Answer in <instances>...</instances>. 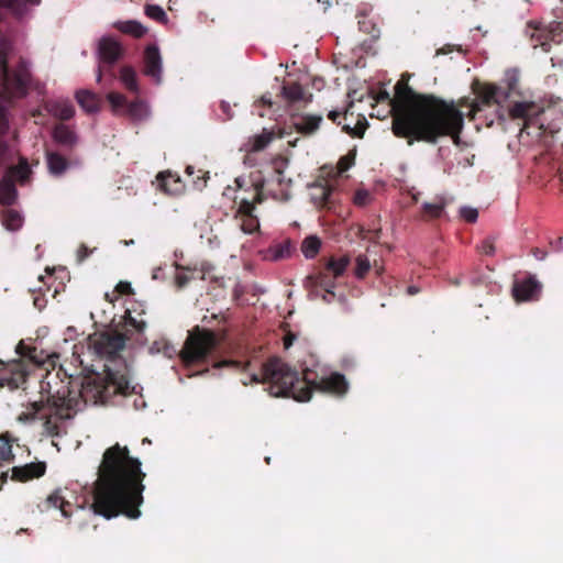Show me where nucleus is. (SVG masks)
Here are the masks:
<instances>
[{
  "label": "nucleus",
  "mask_w": 563,
  "mask_h": 563,
  "mask_svg": "<svg viewBox=\"0 0 563 563\" xmlns=\"http://www.w3.org/2000/svg\"><path fill=\"white\" fill-rule=\"evenodd\" d=\"M146 325V320L142 317L139 319L132 314L131 310H126L123 325L125 334L117 332L90 334L87 339L88 349L100 360L113 363L115 367L104 364L102 375L97 373L92 365H85L82 360H78L81 366L80 374H84L79 391L76 393L67 387L45 401H31L24 406V410L18 416V421L34 423L41 420L45 434L58 437L59 422L71 419L81 401L93 405L104 404L115 395L133 394L135 386H132L128 378L126 366L120 352L130 339L128 334H142Z\"/></svg>",
  "instance_id": "f257e3e1"
},
{
  "label": "nucleus",
  "mask_w": 563,
  "mask_h": 563,
  "mask_svg": "<svg viewBox=\"0 0 563 563\" xmlns=\"http://www.w3.org/2000/svg\"><path fill=\"white\" fill-rule=\"evenodd\" d=\"M475 100L468 98L443 100L434 95L416 92L402 77L395 86L393 102L391 130L397 137L435 144L441 137L450 136L459 144L464 128L462 108H468L467 117L473 120L485 107L497 104V118L506 120L500 106L509 97V91L495 84H477L473 87Z\"/></svg>",
  "instance_id": "f03ea898"
},
{
  "label": "nucleus",
  "mask_w": 563,
  "mask_h": 563,
  "mask_svg": "<svg viewBox=\"0 0 563 563\" xmlns=\"http://www.w3.org/2000/svg\"><path fill=\"white\" fill-rule=\"evenodd\" d=\"M142 463L130 454L128 446L119 443L108 448L102 455L95 483L92 508L107 519L123 515L130 519L141 516L146 474Z\"/></svg>",
  "instance_id": "7ed1b4c3"
},
{
  "label": "nucleus",
  "mask_w": 563,
  "mask_h": 563,
  "mask_svg": "<svg viewBox=\"0 0 563 563\" xmlns=\"http://www.w3.org/2000/svg\"><path fill=\"white\" fill-rule=\"evenodd\" d=\"M12 51V42L4 36L0 37V167L9 154V145L2 139L9 129L8 108L4 103L11 104L25 98L33 84L30 63L25 58L19 57L15 64H9Z\"/></svg>",
  "instance_id": "20e7f679"
},
{
  "label": "nucleus",
  "mask_w": 563,
  "mask_h": 563,
  "mask_svg": "<svg viewBox=\"0 0 563 563\" xmlns=\"http://www.w3.org/2000/svg\"><path fill=\"white\" fill-rule=\"evenodd\" d=\"M252 383L269 384L272 396H291L298 401H307L317 389V376L309 368L302 369V377L282 358L273 356L262 364L261 373L251 375Z\"/></svg>",
  "instance_id": "39448f33"
},
{
  "label": "nucleus",
  "mask_w": 563,
  "mask_h": 563,
  "mask_svg": "<svg viewBox=\"0 0 563 563\" xmlns=\"http://www.w3.org/2000/svg\"><path fill=\"white\" fill-rule=\"evenodd\" d=\"M356 151L352 150L340 157L336 166L323 165L319 167V211L321 209L335 210L341 202V191L338 179L355 164Z\"/></svg>",
  "instance_id": "423d86ee"
},
{
  "label": "nucleus",
  "mask_w": 563,
  "mask_h": 563,
  "mask_svg": "<svg viewBox=\"0 0 563 563\" xmlns=\"http://www.w3.org/2000/svg\"><path fill=\"white\" fill-rule=\"evenodd\" d=\"M222 339L223 335L219 338L214 331L197 325L189 332L179 357L186 366L201 364L219 346Z\"/></svg>",
  "instance_id": "0eeeda50"
},
{
  "label": "nucleus",
  "mask_w": 563,
  "mask_h": 563,
  "mask_svg": "<svg viewBox=\"0 0 563 563\" xmlns=\"http://www.w3.org/2000/svg\"><path fill=\"white\" fill-rule=\"evenodd\" d=\"M265 181H256L252 184L253 196L252 198L242 197L240 199L239 208L235 213V218L241 221V229L243 232L252 234L260 228V222L256 216H254L255 205L263 201V190Z\"/></svg>",
  "instance_id": "6e6552de"
},
{
  "label": "nucleus",
  "mask_w": 563,
  "mask_h": 563,
  "mask_svg": "<svg viewBox=\"0 0 563 563\" xmlns=\"http://www.w3.org/2000/svg\"><path fill=\"white\" fill-rule=\"evenodd\" d=\"M527 27L532 30L530 34L532 46H540L544 52L551 49V42H560V40H556V36L563 33V22H553L549 27H542L533 22H529Z\"/></svg>",
  "instance_id": "1a4fd4ad"
},
{
  "label": "nucleus",
  "mask_w": 563,
  "mask_h": 563,
  "mask_svg": "<svg viewBox=\"0 0 563 563\" xmlns=\"http://www.w3.org/2000/svg\"><path fill=\"white\" fill-rule=\"evenodd\" d=\"M350 263V258L347 256H342L338 260L331 258L324 267V272L321 274L319 272V288L324 290V295H322V299L327 302H331L332 298L335 297V294L330 289L334 287L333 284H330L327 278L329 276L333 278L341 277L347 265Z\"/></svg>",
  "instance_id": "9d476101"
},
{
  "label": "nucleus",
  "mask_w": 563,
  "mask_h": 563,
  "mask_svg": "<svg viewBox=\"0 0 563 563\" xmlns=\"http://www.w3.org/2000/svg\"><path fill=\"white\" fill-rule=\"evenodd\" d=\"M349 388L350 384L346 377L339 372H332L319 378V393L342 398L347 394Z\"/></svg>",
  "instance_id": "9b49d317"
},
{
  "label": "nucleus",
  "mask_w": 563,
  "mask_h": 563,
  "mask_svg": "<svg viewBox=\"0 0 563 563\" xmlns=\"http://www.w3.org/2000/svg\"><path fill=\"white\" fill-rule=\"evenodd\" d=\"M544 111L543 107L532 101L515 102L508 111V115L512 120L521 119L525 121V126L534 124L540 114Z\"/></svg>",
  "instance_id": "f8f14e48"
},
{
  "label": "nucleus",
  "mask_w": 563,
  "mask_h": 563,
  "mask_svg": "<svg viewBox=\"0 0 563 563\" xmlns=\"http://www.w3.org/2000/svg\"><path fill=\"white\" fill-rule=\"evenodd\" d=\"M100 64L112 67L123 56V47L111 36H103L98 44Z\"/></svg>",
  "instance_id": "ddd939ff"
},
{
  "label": "nucleus",
  "mask_w": 563,
  "mask_h": 563,
  "mask_svg": "<svg viewBox=\"0 0 563 563\" xmlns=\"http://www.w3.org/2000/svg\"><path fill=\"white\" fill-rule=\"evenodd\" d=\"M162 56L156 45H147L144 51V75L152 78L155 84L162 82Z\"/></svg>",
  "instance_id": "4468645a"
},
{
  "label": "nucleus",
  "mask_w": 563,
  "mask_h": 563,
  "mask_svg": "<svg viewBox=\"0 0 563 563\" xmlns=\"http://www.w3.org/2000/svg\"><path fill=\"white\" fill-rule=\"evenodd\" d=\"M282 98L289 104L308 103L312 101V95L307 93L298 82L285 81L280 87Z\"/></svg>",
  "instance_id": "2eb2a0df"
},
{
  "label": "nucleus",
  "mask_w": 563,
  "mask_h": 563,
  "mask_svg": "<svg viewBox=\"0 0 563 563\" xmlns=\"http://www.w3.org/2000/svg\"><path fill=\"white\" fill-rule=\"evenodd\" d=\"M541 285L533 277L526 278L514 285V297L518 301H526L534 299L539 296Z\"/></svg>",
  "instance_id": "dca6fc26"
},
{
  "label": "nucleus",
  "mask_w": 563,
  "mask_h": 563,
  "mask_svg": "<svg viewBox=\"0 0 563 563\" xmlns=\"http://www.w3.org/2000/svg\"><path fill=\"white\" fill-rule=\"evenodd\" d=\"M15 351L21 357L27 358L35 365H44L48 362L54 366V358L58 357L56 354L44 356L43 351H37L35 346L26 345L23 341L18 343Z\"/></svg>",
  "instance_id": "f3484780"
},
{
  "label": "nucleus",
  "mask_w": 563,
  "mask_h": 563,
  "mask_svg": "<svg viewBox=\"0 0 563 563\" xmlns=\"http://www.w3.org/2000/svg\"><path fill=\"white\" fill-rule=\"evenodd\" d=\"M156 179L159 189L165 194L177 196L184 191V184L180 177L170 172H161Z\"/></svg>",
  "instance_id": "a211bd4d"
},
{
  "label": "nucleus",
  "mask_w": 563,
  "mask_h": 563,
  "mask_svg": "<svg viewBox=\"0 0 563 563\" xmlns=\"http://www.w3.org/2000/svg\"><path fill=\"white\" fill-rule=\"evenodd\" d=\"M45 471L46 464L44 462L29 463L21 467H13L12 477L20 482H26L43 476Z\"/></svg>",
  "instance_id": "6ab92c4d"
},
{
  "label": "nucleus",
  "mask_w": 563,
  "mask_h": 563,
  "mask_svg": "<svg viewBox=\"0 0 563 563\" xmlns=\"http://www.w3.org/2000/svg\"><path fill=\"white\" fill-rule=\"evenodd\" d=\"M53 140L67 150H73L78 143L76 132L64 123H58L53 129Z\"/></svg>",
  "instance_id": "aec40b11"
},
{
  "label": "nucleus",
  "mask_w": 563,
  "mask_h": 563,
  "mask_svg": "<svg viewBox=\"0 0 563 563\" xmlns=\"http://www.w3.org/2000/svg\"><path fill=\"white\" fill-rule=\"evenodd\" d=\"M46 164L51 175L63 176L69 168V161L57 152H46Z\"/></svg>",
  "instance_id": "412c9836"
},
{
  "label": "nucleus",
  "mask_w": 563,
  "mask_h": 563,
  "mask_svg": "<svg viewBox=\"0 0 563 563\" xmlns=\"http://www.w3.org/2000/svg\"><path fill=\"white\" fill-rule=\"evenodd\" d=\"M75 97H76L78 104L86 112L95 113V112L99 111L100 104H101V99L97 93H95L90 90L81 89L76 92Z\"/></svg>",
  "instance_id": "4be33fe9"
},
{
  "label": "nucleus",
  "mask_w": 563,
  "mask_h": 563,
  "mask_svg": "<svg viewBox=\"0 0 563 563\" xmlns=\"http://www.w3.org/2000/svg\"><path fill=\"white\" fill-rule=\"evenodd\" d=\"M296 252V243L285 239L279 243L272 245L268 250L269 256L274 261L285 260Z\"/></svg>",
  "instance_id": "5701e85b"
},
{
  "label": "nucleus",
  "mask_w": 563,
  "mask_h": 563,
  "mask_svg": "<svg viewBox=\"0 0 563 563\" xmlns=\"http://www.w3.org/2000/svg\"><path fill=\"white\" fill-rule=\"evenodd\" d=\"M41 0H0V21L2 11L7 10L16 16H21L25 11L26 4H38Z\"/></svg>",
  "instance_id": "b1692460"
},
{
  "label": "nucleus",
  "mask_w": 563,
  "mask_h": 563,
  "mask_svg": "<svg viewBox=\"0 0 563 563\" xmlns=\"http://www.w3.org/2000/svg\"><path fill=\"white\" fill-rule=\"evenodd\" d=\"M48 111L57 119L62 121H67L71 119L75 114L74 106L65 100V101H55L48 104Z\"/></svg>",
  "instance_id": "393cba45"
},
{
  "label": "nucleus",
  "mask_w": 563,
  "mask_h": 563,
  "mask_svg": "<svg viewBox=\"0 0 563 563\" xmlns=\"http://www.w3.org/2000/svg\"><path fill=\"white\" fill-rule=\"evenodd\" d=\"M114 27L118 31L129 34L135 38L143 37L147 32L146 27L135 20L119 21L114 23Z\"/></svg>",
  "instance_id": "a878e982"
},
{
  "label": "nucleus",
  "mask_w": 563,
  "mask_h": 563,
  "mask_svg": "<svg viewBox=\"0 0 563 563\" xmlns=\"http://www.w3.org/2000/svg\"><path fill=\"white\" fill-rule=\"evenodd\" d=\"M18 192L13 181L4 177L0 180V203L11 206L16 199Z\"/></svg>",
  "instance_id": "bb28decb"
},
{
  "label": "nucleus",
  "mask_w": 563,
  "mask_h": 563,
  "mask_svg": "<svg viewBox=\"0 0 563 563\" xmlns=\"http://www.w3.org/2000/svg\"><path fill=\"white\" fill-rule=\"evenodd\" d=\"M124 113L128 114L134 121L144 120L147 114V106L144 101L136 99L128 102Z\"/></svg>",
  "instance_id": "cd10ccee"
},
{
  "label": "nucleus",
  "mask_w": 563,
  "mask_h": 563,
  "mask_svg": "<svg viewBox=\"0 0 563 563\" xmlns=\"http://www.w3.org/2000/svg\"><path fill=\"white\" fill-rule=\"evenodd\" d=\"M70 507V503L66 501L64 497L60 495L59 490H55L45 500V508H57L62 511L63 516L68 517Z\"/></svg>",
  "instance_id": "c85d7f7f"
},
{
  "label": "nucleus",
  "mask_w": 563,
  "mask_h": 563,
  "mask_svg": "<svg viewBox=\"0 0 563 563\" xmlns=\"http://www.w3.org/2000/svg\"><path fill=\"white\" fill-rule=\"evenodd\" d=\"M120 80L129 91L134 93L139 92L136 73L131 66H123L121 68Z\"/></svg>",
  "instance_id": "c756f323"
},
{
  "label": "nucleus",
  "mask_w": 563,
  "mask_h": 563,
  "mask_svg": "<svg viewBox=\"0 0 563 563\" xmlns=\"http://www.w3.org/2000/svg\"><path fill=\"white\" fill-rule=\"evenodd\" d=\"M2 223L10 231L19 230L23 224V217L13 209H7L2 213Z\"/></svg>",
  "instance_id": "7c9ffc66"
},
{
  "label": "nucleus",
  "mask_w": 563,
  "mask_h": 563,
  "mask_svg": "<svg viewBox=\"0 0 563 563\" xmlns=\"http://www.w3.org/2000/svg\"><path fill=\"white\" fill-rule=\"evenodd\" d=\"M274 139L272 131L263 130L261 134L254 135L250 139V151L260 152L263 151Z\"/></svg>",
  "instance_id": "2f4dec72"
},
{
  "label": "nucleus",
  "mask_w": 563,
  "mask_h": 563,
  "mask_svg": "<svg viewBox=\"0 0 563 563\" xmlns=\"http://www.w3.org/2000/svg\"><path fill=\"white\" fill-rule=\"evenodd\" d=\"M368 126L367 120L364 115H358L354 126L349 123L342 125V131L352 137H363L366 128Z\"/></svg>",
  "instance_id": "473e14b6"
},
{
  "label": "nucleus",
  "mask_w": 563,
  "mask_h": 563,
  "mask_svg": "<svg viewBox=\"0 0 563 563\" xmlns=\"http://www.w3.org/2000/svg\"><path fill=\"white\" fill-rule=\"evenodd\" d=\"M294 124L299 133L311 134L317 130V115L301 117Z\"/></svg>",
  "instance_id": "72a5a7b5"
},
{
  "label": "nucleus",
  "mask_w": 563,
  "mask_h": 563,
  "mask_svg": "<svg viewBox=\"0 0 563 563\" xmlns=\"http://www.w3.org/2000/svg\"><path fill=\"white\" fill-rule=\"evenodd\" d=\"M357 19L360 31L371 35L374 38H377L379 36V30L372 19H369L366 14H358Z\"/></svg>",
  "instance_id": "f704fd0d"
},
{
  "label": "nucleus",
  "mask_w": 563,
  "mask_h": 563,
  "mask_svg": "<svg viewBox=\"0 0 563 563\" xmlns=\"http://www.w3.org/2000/svg\"><path fill=\"white\" fill-rule=\"evenodd\" d=\"M107 99L115 113L124 112L126 104L129 102L125 96L119 92L108 93Z\"/></svg>",
  "instance_id": "c9c22d12"
},
{
  "label": "nucleus",
  "mask_w": 563,
  "mask_h": 563,
  "mask_svg": "<svg viewBox=\"0 0 563 563\" xmlns=\"http://www.w3.org/2000/svg\"><path fill=\"white\" fill-rule=\"evenodd\" d=\"M371 269V263L366 255L360 254L355 260L354 274L356 278L363 279Z\"/></svg>",
  "instance_id": "e433bc0d"
},
{
  "label": "nucleus",
  "mask_w": 563,
  "mask_h": 563,
  "mask_svg": "<svg viewBox=\"0 0 563 563\" xmlns=\"http://www.w3.org/2000/svg\"><path fill=\"white\" fill-rule=\"evenodd\" d=\"M301 252L306 258H314L317 256V235L307 236L301 243Z\"/></svg>",
  "instance_id": "4c0bfd02"
},
{
  "label": "nucleus",
  "mask_w": 563,
  "mask_h": 563,
  "mask_svg": "<svg viewBox=\"0 0 563 563\" xmlns=\"http://www.w3.org/2000/svg\"><path fill=\"white\" fill-rule=\"evenodd\" d=\"M145 14L157 22L164 23L167 21L166 12L157 4H146L144 9Z\"/></svg>",
  "instance_id": "58836bf2"
},
{
  "label": "nucleus",
  "mask_w": 563,
  "mask_h": 563,
  "mask_svg": "<svg viewBox=\"0 0 563 563\" xmlns=\"http://www.w3.org/2000/svg\"><path fill=\"white\" fill-rule=\"evenodd\" d=\"M443 210H444L443 202H439V203L426 202L422 206L423 217L430 218V219L440 218Z\"/></svg>",
  "instance_id": "ea45409f"
},
{
  "label": "nucleus",
  "mask_w": 563,
  "mask_h": 563,
  "mask_svg": "<svg viewBox=\"0 0 563 563\" xmlns=\"http://www.w3.org/2000/svg\"><path fill=\"white\" fill-rule=\"evenodd\" d=\"M354 107V101L351 100L349 101V103L346 104V107L344 108L343 111H338V110H333V111H330L329 114H328V118L336 123L338 125H341V121H339L340 118H343L345 121L349 119V117H352L353 115V112H352V108Z\"/></svg>",
  "instance_id": "a19ab883"
},
{
  "label": "nucleus",
  "mask_w": 563,
  "mask_h": 563,
  "mask_svg": "<svg viewBox=\"0 0 563 563\" xmlns=\"http://www.w3.org/2000/svg\"><path fill=\"white\" fill-rule=\"evenodd\" d=\"M279 336L285 350H288L297 339V335L290 331L288 323H283L280 327Z\"/></svg>",
  "instance_id": "79ce46f5"
},
{
  "label": "nucleus",
  "mask_w": 563,
  "mask_h": 563,
  "mask_svg": "<svg viewBox=\"0 0 563 563\" xmlns=\"http://www.w3.org/2000/svg\"><path fill=\"white\" fill-rule=\"evenodd\" d=\"M275 178H271L272 181H276L278 186L282 187L279 192L272 191V195L275 199L279 200H287L289 199L290 195L289 192L283 187L284 186V178L283 173L280 170L275 172Z\"/></svg>",
  "instance_id": "37998d69"
},
{
  "label": "nucleus",
  "mask_w": 563,
  "mask_h": 563,
  "mask_svg": "<svg viewBox=\"0 0 563 563\" xmlns=\"http://www.w3.org/2000/svg\"><path fill=\"white\" fill-rule=\"evenodd\" d=\"M251 363L250 362H240V361H234V360H224V361H221V362H218L214 364V367H230V368H233L235 371H247L249 367H250Z\"/></svg>",
  "instance_id": "c03bdc74"
},
{
  "label": "nucleus",
  "mask_w": 563,
  "mask_h": 563,
  "mask_svg": "<svg viewBox=\"0 0 563 563\" xmlns=\"http://www.w3.org/2000/svg\"><path fill=\"white\" fill-rule=\"evenodd\" d=\"M12 456V445L9 439L0 437V461H7Z\"/></svg>",
  "instance_id": "a18cd8bd"
},
{
  "label": "nucleus",
  "mask_w": 563,
  "mask_h": 563,
  "mask_svg": "<svg viewBox=\"0 0 563 563\" xmlns=\"http://www.w3.org/2000/svg\"><path fill=\"white\" fill-rule=\"evenodd\" d=\"M11 174L20 181H24L29 177L30 167L26 162H23L19 166L13 167Z\"/></svg>",
  "instance_id": "49530a36"
},
{
  "label": "nucleus",
  "mask_w": 563,
  "mask_h": 563,
  "mask_svg": "<svg viewBox=\"0 0 563 563\" xmlns=\"http://www.w3.org/2000/svg\"><path fill=\"white\" fill-rule=\"evenodd\" d=\"M371 194L365 189H358L355 191L353 202L358 207H364L371 201Z\"/></svg>",
  "instance_id": "de8ad7c7"
},
{
  "label": "nucleus",
  "mask_w": 563,
  "mask_h": 563,
  "mask_svg": "<svg viewBox=\"0 0 563 563\" xmlns=\"http://www.w3.org/2000/svg\"><path fill=\"white\" fill-rule=\"evenodd\" d=\"M460 214L468 223L476 222V220L478 218L477 209L471 208V207H462L460 209Z\"/></svg>",
  "instance_id": "09e8293b"
},
{
  "label": "nucleus",
  "mask_w": 563,
  "mask_h": 563,
  "mask_svg": "<svg viewBox=\"0 0 563 563\" xmlns=\"http://www.w3.org/2000/svg\"><path fill=\"white\" fill-rule=\"evenodd\" d=\"M482 254L493 255L495 253V244L492 239H485L477 247Z\"/></svg>",
  "instance_id": "8fccbe9b"
},
{
  "label": "nucleus",
  "mask_w": 563,
  "mask_h": 563,
  "mask_svg": "<svg viewBox=\"0 0 563 563\" xmlns=\"http://www.w3.org/2000/svg\"><path fill=\"white\" fill-rule=\"evenodd\" d=\"M192 279V276L187 273H178L175 277V283L177 288L181 289L186 287L189 282Z\"/></svg>",
  "instance_id": "3c124183"
},
{
  "label": "nucleus",
  "mask_w": 563,
  "mask_h": 563,
  "mask_svg": "<svg viewBox=\"0 0 563 563\" xmlns=\"http://www.w3.org/2000/svg\"><path fill=\"white\" fill-rule=\"evenodd\" d=\"M115 292L119 295H132L134 294L133 288L129 282H119L115 286Z\"/></svg>",
  "instance_id": "603ef678"
},
{
  "label": "nucleus",
  "mask_w": 563,
  "mask_h": 563,
  "mask_svg": "<svg viewBox=\"0 0 563 563\" xmlns=\"http://www.w3.org/2000/svg\"><path fill=\"white\" fill-rule=\"evenodd\" d=\"M91 250L88 249L87 245L81 244L77 251V260L79 263L84 262L90 254Z\"/></svg>",
  "instance_id": "864d4df0"
},
{
  "label": "nucleus",
  "mask_w": 563,
  "mask_h": 563,
  "mask_svg": "<svg viewBox=\"0 0 563 563\" xmlns=\"http://www.w3.org/2000/svg\"><path fill=\"white\" fill-rule=\"evenodd\" d=\"M550 244H551L553 251H555V252L563 251V238L562 236H559L554 241H551Z\"/></svg>",
  "instance_id": "5fc2aeb1"
},
{
  "label": "nucleus",
  "mask_w": 563,
  "mask_h": 563,
  "mask_svg": "<svg viewBox=\"0 0 563 563\" xmlns=\"http://www.w3.org/2000/svg\"><path fill=\"white\" fill-rule=\"evenodd\" d=\"M531 253L539 261L544 260L547 257V255H548L547 251H544L542 249H539V247L532 249Z\"/></svg>",
  "instance_id": "6e6d98bb"
},
{
  "label": "nucleus",
  "mask_w": 563,
  "mask_h": 563,
  "mask_svg": "<svg viewBox=\"0 0 563 563\" xmlns=\"http://www.w3.org/2000/svg\"><path fill=\"white\" fill-rule=\"evenodd\" d=\"M314 284H316V277L311 274L306 278V287L310 288L309 294L313 295L314 292Z\"/></svg>",
  "instance_id": "4d7b16f0"
},
{
  "label": "nucleus",
  "mask_w": 563,
  "mask_h": 563,
  "mask_svg": "<svg viewBox=\"0 0 563 563\" xmlns=\"http://www.w3.org/2000/svg\"><path fill=\"white\" fill-rule=\"evenodd\" d=\"M260 103L263 106L272 107V98L269 95H263L260 99Z\"/></svg>",
  "instance_id": "13d9d810"
},
{
  "label": "nucleus",
  "mask_w": 563,
  "mask_h": 563,
  "mask_svg": "<svg viewBox=\"0 0 563 563\" xmlns=\"http://www.w3.org/2000/svg\"><path fill=\"white\" fill-rule=\"evenodd\" d=\"M419 291V289L416 286H409L408 287V294L409 295H416Z\"/></svg>",
  "instance_id": "bf43d9fd"
},
{
  "label": "nucleus",
  "mask_w": 563,
  "mask_h": 563,
  "mask_svg": "<svg viewBox=\"0 0 563 563\" xmlns=\"http://www.w3.org/2000/svg\"><path fill=\"white\" fill-rule=\"evenodd\" d=\"M101 78H102V66L99 65L98 75H97V81H101Z\"/></svg>",
  "instance_id": "052dcab7"
},
{
  "label": "nucleus",
  "mask_w": 563,
  "mask_h": 563,
  "mask_svg": "<svg viewBox=\"0 0 563 563\" xmlns=\"http://www.w3.org/2000/svg\"><path fill=\"white\" fill-rule=\"evenodd\" d=\"M221 109L227 112L229 110V104L224 101L221 102Z\"/></svg>",
  "instance_id": "680f3d73"
},
{
  "label": "nucleus",
  "mask_w": 563,
  "mask_h": 563,
  "mask_svg": "<svg viewBox=\"0 0 563 563\" xmlns=\"http://www.w3.org/2000/svg\"><path fill=\"white\" fill-rule=\"evenodd\" d=\"M106 299L113 302L117 299V296L111 297L109 294H106Z\"/></svg>",
  "instance_id": "e2e57ef3"
},
{
  "label": "nucleus",
  "mask_w": 563,
  "mask_h": 563,
  "mask_svg": "<svg viewBox=\"0 0 563 563\" xmlns=\"http://www.w3.org/2000/svg\"><path fill=\"white\" fill-rule=\"evenodd\" d=\"M186 173H187L188 175H192V174H194V167H192V166H187V167H186Z\"/></svg>",
  "instance_id": "0e129e2a"
},
{
  "label": "nucleus",
  "mask_w": 563,
  "mask_h": 563,
  "mask_svg": "<svg viewBox=\"0 0 563 563\" xmlns=\"http://www.w3.org/2000/svg\"><path fill=\"white\" fill-rule=\"evenodd\" d=\"M448 52H451V49H445L444 47L438 51V54H446Z\"/></svg>",
  "instance_id": "69168bd1"
},
{
  "label": "nucleus",
  "mask_w": 563,
  "mask_h": 563,
  "mask_svg": "<svg viewBox=\"0 0 563 563\" xmlns=\"http://www.w3.org/2000/svg\"><path fill=\"white\" fill-rule=\"evenodd\" d=\"M235 181H236L238 186L241 188V187H242V185H241V183H240V179L238 178Z\"/></svg>",
  "instance_id": "338daca9"
},
{
  "label": "nucleus",
  "mask_w": 563,
  "mask_h": 563,
  "mask_svg": "<svg viewBox=\"0 0 563 563\" xmlns=\"http://www.w3.org/2000/svg\"><path fill=\"white\" fill-rule=\"evenodd\" d=\"M143 442H144V443H145V442L150 443L151 441H150L147 438H144V439H143Z\"/></svg>",
  "instance_id": "774afa93"
}]
</instances>
